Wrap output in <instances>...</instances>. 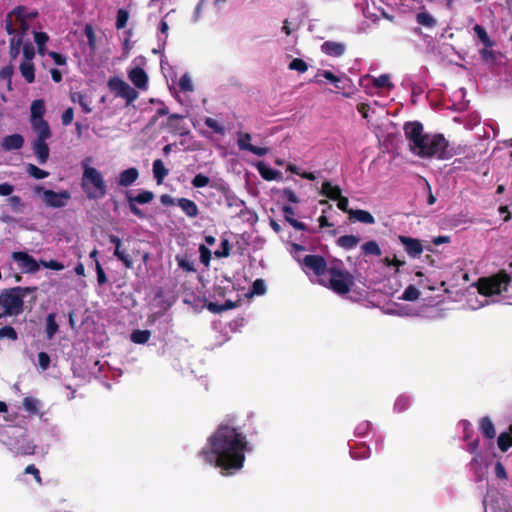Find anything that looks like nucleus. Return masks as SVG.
Listing matches in <instances>:
<instances>
[{
	"label": "nucleus",
	"instance_id": "obj_2",
	"mask_svg": "<svg viewBox=\"0 0 512 512\" xmlns=\"http://www.w3.org/2000/svg\"><path fill=\"white\" fill-rule=\"evenodd\" d=\"M328 274L329 278H320L319 284L338 295L349 293L354 286V276L344 267V263L340 259L330 262Z\"/></svg>",
	"mask_w": 512,
	"mask_h": 512
},
{
	"label": "nucleus",
	"instance_id": "obj_62",
	"mask_svg": "<svg viewBox=\"0 0 512 512\" xmlns=\"http://www.w3.org/2000/svg\"><path fill=\"white\" fill-rule=\"evenodd\" d=\"M38 364L43 371L47 370L50 366V356L46 352H39Z\"/></svg>",
	"mask_w": 512,
	"mask_h": 512
},
{
	"label": "nucleus",
	"instance_id": "obj_12",
	"mask_svg": "<svg viewBox=\"0 0 512 512\" xmlns=\"http://www.w3.org/2000/svg\"><path fill=\"white\" fill-rule=\"evenodd\" d=\"M13 16H15L16 21L27 20V11L24 6H17L11 12H9L5 17V29L6 32L11 35L15 33V27L13 23Z\"/></svg>",
	"mask_w": 512,
	"mask_h": 512
},
{
	"label": "nucleus",
	"instance_id": "obj_52",
	"mask_svg": "<svg viewBox=\"0 0 512 512\" xmlns=\"http://www.w3.org/2000/svg\"><path fill=\"white\" fill-rule=\"evenodd\" d=\"M209 183H210L209 177L202 173L196 174L191 181V184L194 188H203V187L207 186Z\"/></svg>",
	"mask_w": 512,
	"mask_h": 512
},
{
	"label": "nucleus",
	"instance_id": "obj_28",
	"mask_svg": "<svg viewBox=\"0 0 512 512\" xmlns=\"http://www.w3.org/2000/svg\"><path fill=\"white\" fill-rule=\"evenodd\" d=\"M360 242V238L355 235H343L336 241L337 245L345 250L355 248Z\"/></svg>",
	"mask_w": 512,
	"mask_h": 512
},
{
	"label": "nucleus",
	"instance_id": "obj_39",
	"mask_svg": "<svg viewBox=\"0 0 512 512\" xmlns=\"http://www.w3.org/2000/svg\"><path fill=\"white\" fill-rule=\"evenodd\" d=\"M481 432L482 436H484L486 439L495 438V427L489 418L481 419Z\"/></svg>",
	"mask_w": 512,
	"mask_h": 512
},
{
	"label": "nucleus",
	"instance_id": "obj_35",
	"mask_svg": "<svg viewBox=\"0 0 512 512\" xmlns=\"http://www.w3.org/2000/svg\"><path fill=\"white\" fill-rule=\"evenodd\" d=\"M257 168H258V171H259L261 177L267 181L275 180L277 178V176L280 175L279 171L270 168L269 166H267L264 163H259Z\"/></svg>",
	"mask_w": 512,
	"mask_h": 512
},
{
	"label": "nucleus",
	"instance_id": "obj_9",
	"mask_svg": "<svg viewBox=\"0 0 512 512\" xmlns=\"http://www.w3.org/2000/svg\"><path fill=\"white\" fill-rule=\"evenodd\" d=\"M43 192V199L47 206L53 208H62L67 205L71 198L70 193L67 190L55 192L53 190H43L42 187L36 186L35 192Z\"/></svg>",
	"mask_w": 512,
	"mask_h": 512
},
{
	"label": "nucleus",
	"instance_id": "obj_44",
	"mask_svg": "<svg viewBox=\"0 0 512 512\" xmlns=\"http://www.w3.org/2000/svg\"><path fill=\"white\" fill-rule=\"evenodd\" d=\"M512 445V438L507 433H501L499 434V437H497V447H499V450L501 452H506L508 449H510Z\"/></svg>",
	"mask_w": 512,
	"mask_h": 512
},
{
	"label": "nucleus",
	"instance_id": "obj_8",
	"mask_svg": "<svg viewBox=\"0 0 512 512\" xmlns=\"http://www.w3.org/2000/svg\"><path fill=\"white\" fill-rule=\"evenodd\" d=\"M405 137L410 141L411 151L415 153L418 148H423L426 134L423 133V125L419 121L407 122L404 125Z\"/></svg>",
	"mask_w": 512,
	"mask_h": 512
},
{
	"label": "nucleus",
	"instance_id": "obj_40",
	"mask_svg": "<svg viewBox=\"0 0 512 512\" xmlns=\"http://www.w3.org/2000/svg\"><path fill=\"white\" fill-rule=\"evenodd\" d=\"M71 99L73 102H78L85 113H90L92 111L90 107V101L88 100V97L85 94H82L80 92L74 93L71 96Z\"/></svg>",
	"mask_w": 512,
	"mask_h": 512
},
{
	"label": "nucleus",
	"instance_id": "obj_25",
	"mask_svg": "<svg viewBox=\"0 0 512 512\" xmlns=\"http://www.w3.org/2000/svg\"><path fill=\"white\" fill-rule=\"evenodd\" d=\"M349 219L356 220L358 222L365 223V224H374L375 223L374 216L370 212H368L366 210H361V209L351 210Z\"/></svg>",
	"mask_w": 512,
	"mask_h": 512
},
{
	"label": "nucleus",
	"instance_id": "obj_31",
	"mask_svg": "<svg viewBox=\"0 0 512 512\" xmlns=\"http://www.w3.org/2000/svg\"><path fill=\"white\" fill-rule=\"evenodd\" d=\"M319 77H323L325 78L326 80L330 81L332 84H334V86L337 88V89H340L341 86L339 85L340 83V78L336 75H334L331 71H328V70H322V71H319L314 79L311 80V82H314V83H321L322 81L319 79Z\"/></svg>",
	"mask_w": 512,
	"mask_h": 512
},
{
	"label": "nucleus",
	"instance_id": "obj_32",
	"mask_svg": "<svg viewBox=\"0 0 512 512\" xmlns=\"http://www.w3.org/2000/svg\"><path fill=\"white\" fill-rule=\"evenodd\" d=\"M473 31L475 32L481 43L485 46V48L493 47L494 42L490 39L486 29L483 26L476 24L473 27Z\"/></svg>",
	"mask_w": 512,
	"mask_h": 512
},
{
	"label": "nucleus",
	"instance_id": "obj_61",
	"mask_svg": "<svg viewBox=\"0 0 512 512\" xmlns=\"http://www.w3.org/2000/svg\"><path fill=\"white\" fill-rule=\"evenodd\" d=\"M204 123L207 127L212 129L215 133L224 134V127L222 125H220L215 119H213L211 117H207L204 120Z\"/></svg>",
	"mask_w": 512,
	"mask_h": 512
},
{
	"label": "nucleus",
	"instance_id": "obj_6",
	"mask_svg": "<svg viewBox=\"0 0 512 512\" xmlns=\"http://www.w3.org/2000/svg\"><path fill=\"white\" fill-rule=\"evenodd\" d=\"M511 281L510 275L506 271H500L491 277H483L478 280V292L484 296L500 294L507 290Z\"/></svg>",
	"mask_w": 512,
	"mask_h": 512
},
{
	"label": "nucleus",
	"instance_id": "obj_64",
	"mask_svg": "<svg viewBox=\"0 0 512 512\" xmlns=\"http://www.w3.org/2000/svg\"><path fill=\"white\" fill-rule=\"evenodd\" d=\"M74 117V111L73 108L69 107L67 108L61 116L62 124L64 126H68L72 123Z\"/></svg>",
	"mask_w": 512,
	"mask_h": 512
},
{
	"label": "nucleus",
	"instance_id": "obj_38",
	"mask_svg": "<svg viewBox=\"0 0 512 512\" xmlns=\"http://www.w3.org/2000/svg\"><path fill=\"white\" fill-rule=\"evenodd\" d=\"M20 71H21L22 76L25 78V80L28 83L34 82V80H35V73H34L35 69H34V65L32 63H30V62H23V63H21Z\"/></svg>",
	"mask_w": 512,
	"mask_h": 512
},
{
	"label": "nucleus",
	"instance_id": "obj_45",
	"mask_svg": "<svg viewBox=\"0 0 512 512\" xmlns=\"http://www.w3.org/2000/svg\"><path fill=\"white\" fill-rule=\"evenodd\" d=\"M420 297L419 290L414 285H409L403 292L401 299L405 301H416Z\"/></svg>",
	"mask_w": 512,
	"mask_h": 512
},
{
	"label": "nucleus",
	"instance_id": "obj_29",
	"mask_svg": "<svg viewBox=\"0 0 512 512\" xmlns=\"http://www.w3.org/2000/svg\"><path fill=\"white\" fill-rule=\"evenodd\" d=\"M169 170L164 166V163L160 159H156L153 162V174L157 181V184H162L164 178L168 175Z\"/></svg>",
	"mask_w": 512,
	"mask_h": 512
},
{
	"label": "nucleus",
	"instance_id": "obj_53",
	"mask_svg": "<svg viewBox=\"0 0 512 512\" xmlns=\"http://www.w3.org/2000/svg\"><path fill=\"white\" fill-rule=\"evenodd\" d=\"M18 24V28H15V33H13V36H21L22 41H24L25 36L27 35L30 25L27 22V20L22 21H16Z\"/></svg>",
	"mask_w": 512,
	"mask_h": 512
},
{
	"label": "nucleus",
	"instance_id": "obj_16",
	"mask_svg": "<svg viewBox=\"0 0 512 512\" xmlns=\"http://www.w3.org/2000/svg\"><path fill=\"white\" fill-rule=\"evenodd\" d=\"M23 145L24 137L18 133L5 136L1 142L2 149L6 152L19 150Z\"/></svg>",
	"mask_w": 512,
	"mask_h": 512
},
{
	"label": "nucleus",
	"instance_id": "obj_43",
	"mask_svg": "<svg viewBox=\"0 0 512 512\" xmlns=\"http://www.w3.org/2000/svg\"><path fill=\"white\" fill-rule=\"evenodd\" d=\"M26 170H27V173L29 174V176H31L35 179H44L49 176V172H47L43 169H40L39 167H37L36 165L31 164V163H29L27 165Z\"/></svg>",
	"mask_w": 512,
	"mask_h": 512
},
{
	"label": "nucleus",
	"instance_id": "obj_48",
	"mask_svg": "<svg viewBox=\"0 0 512 512\" xmlns=\"http://www.w3.org/2000/svg\"><path fill=\"white\" fill-rule=\"evenodd\" d=\"M0 339L16 341L18 339V334L13 327L6 325L0 328Z\"/></svg>",
	"mask_w": 512,
	"mask_h": 512
},
{
	"label": "nucleus",
	"instance_id": "obj_19",
	"mask_svg": "<svg viewBox=\"0 0 512 512\" xmlns=\"http://www.w3.org/2000/svg\"><path fill=\"white\" fill-rule=\"evenodd\" d=\"M183 119V115L170 114L167 119V127L169 128L170 132L179 135H186L188 133V129L185 126L181 125V121Z\"/></svg>",
	"mask_w": 512,
	"mask_h": 512
},
{
	"label": "nucleus",
	"instance_id": "obj_18",
	"mask_svg": "<svg viewBox=\"0 0 512 512\" xmlns=\"http://www.w3.org/2000/svg\"><path fill=\"white\" fill-rule=\"evenodd\" d=\"M321 51L331 57H340L345 53L346 46L340 42L325 41L321 45Z\"/></svg>",
	"mask_w": 512,
	"mask_h": 512
},
{
	"label": "nucleus",
	"instance_id": "obj_57",
	"mask_svg": "<svg viewBox=\"0 0 512 512\" xmlns=\"http://www.w3.org/2000/svg\"><path fill=\"white\" fill-rule=\"evenodd\" d=\"M179 88L183 92L193 91V84H192L191 78L188 74H184L180 77Z\"/></svg>",
	"mask_w": 512,
	"mask_h": 512
},
{
	"label": "nucleus",
	"instance_id": "obj_15",
	"mask_svg": "<svg viewBox=\"0 0 512 512\" xmlns=\"http://www.w3.org/2000/svg\"><path fill=\"white\" fill-rule=\"evenodd\" d=\"M110 91L116 96L126 99L128 105V84L118 77H112L108 81Z\"/></svg>",
	"mask_w": 512,
	"mask_h": 512
},
{
	"label": "nucleus",
	"instance_id": "obj_49",
	"mask_svg": "<svg viewBox=\"0 0 512 512\" xmlns=\"http://www.w3.org/2000/svg\"><path fill=\"white\" fill-rule=\"evenodd\" d=\"M8 202L12 208V210L16 213H22L24 210V203L20 196L13 195L8 198Z\"/></svg>",
	"mask_w": 512,
	"mask_h": 512
},
{
	"label": "nucleus",
	"instance_id": "obj_51",
	"mask_svg": "<svg viewBox=\"0 0 512 512\" xmlns=\"http://www.w3.org/2000/svg\"><path fill=\"white\" fill-rule=\"evenodd\" d=\"M288 68L290 70L298 71L299 73H304L308 69L307 63L300 59V58H294L288 65Z\"/></svg>",
	"mask_w": 512,
	"mask_h": 512
},
{
	"label": "nucleus",
	"instance_id": "obj_7",
	"mask_svg": "<svg viewBox=\"0 0 512 512\" xmlns=\"http://www.w3.org/2000/svg\"><path fill=\"white\" fill-rule=\"evenodd\" d=\"M304 272L308 274L312 272L315 276L325 278V274L328 273V263L325 258L321 255L309 254L306 255L300 262Z\"/></svg>",
	"mask_w": 512,
	"mask_h": 512
},
{
	"label": "nucleus",
	"instance_id": "obj_22",
	"mask_svg": "<svg viewBox=\"0 0 512 512\" xmlns=\"http://www.w3.org/2000/svg\"><path fill=\"white\" fill-rule=\"evenodd\" d=\"M320 194L330 200L335 201L341 197V188L338 185H332L329 181H324L321 186Z\"/></svg>",
	"mask_w": 512,
	"mask_h": 512
},
{
	"label": "nucleus",
	"instance_id": "obj_23",
	"mask_svg": "<svg viewBox=\"0 0 512 512\" xmlns=\"http://www.w3.org/2000/svg\"><path fill=\"white\" fill-rule=\"evenodd\" d=\"M177 205L182 209V211L191 218H194L198 215L199 210L196 203L187 198H179L177 200Z\"/></svg>",
	"mask_w": 512,
	"mask_h": 512
},
{
	"label": "nucleus",
	"instance_id": "obj_42",
	"mask_svg": "<svg viewBox=\"0 0 512 512\" xmlns=\"http://www.w3.org/2000/svg\"><path fill=\"white\" fill-rule=\"evenodd\" d=\"M153 199H154L153 192L147 191V190L140 192L139 194H137L134 197L130 196V202H132V203L136 202L138 204H146V203L151 202Z\"/></svg>",
	"mask_w": 512,
	"mask_h": 512
},
{
	"label": "nucleus",
	"instance_id": "obj_59",
	"mask_svg": "<svg viewBox=\"0 0 512 512\" xmlns=\"http://www.w3.org/2000/svg\"><path fill=\"white\" fill-rule=\"evenodd\" d=\"M217 258H226L230 255V243L227 239L221 241V247L214 252Z\"/></svg>",
	"mask_w": 512,
	"mask_h": 512
},
{
	"label": "nucleus",
	"instance_id": "obj_21",
	"mask_svg": "<svg viewBox=\"0 0 512 512\" xmlns=\"http://www.w3.org/2000/svg\"><path fill=\"white\" fill-rule=\"evenodd\" d=\"M282 211L284 213V219L286 222H288L294 229L305 231L307 229V226L305 223L300 222L294 218V209L293 207L289 205H284L282 207Z\"/></svg>",
	"mask_w": 512,
	"mask_h": 512
},
{
	"label": "nucleus",
	"instance_id": "obj_55",
	"mask_svg": "<svg viewBox=\"0 0 512 512\" xmlns=\"http://www.w3.org/2000/svg\"><path fill=\"white\" fill-rule=\"evenodd\" d=\"M39 264H40V266H43L44 268H48V269L55 270V271H60L65 268V266L61 262L54 260V259H51L48 261L41 259L39 261Z\"/></svg>",
	"mask_w": 512,
	"mask_h": 512
},
{
	"label": "nucleus",
	"instance_id": "obj_54",
	"mask_svg": "<svg viewBox=\"0 0 512 512\" xmlns=\"http://www.w3.org/2000/svg\"><path fill=\"white\" fill-rule=\"evenodd\" d=\"M410 406V399L407 396H399L394 405V409L397 413L404 412Z\"/></svg>",
	"mask_w": 512,
	"mask_h": 512
},
{
	"label": "nucleus",
	"instance_id": "obj_34",
	"mask_svg": "<svg viewBox=\"0 0 512 512\" xmlns=\"http://www.w3.org/2000/svg\"><path fill=\"white\" fill-rule=\"evenodd\" d=\"M22 45H23V41H22L21 36H13L10 39L9 56H10L11 60H15L19 56Z\"/></svg>",
	"mask_w": 512,
	"mask_h": 512
},
{
	"label": "nucleus",
	"instance_id": "obj_63",
	"mask_svg": "<svg viewBox=\"0 0 512 512\" xmlns=\"http://www.w3.org/2000/svg\"><path fill=\"white\" fill-rule=\"evenodd\" d=\"M200 260L203 264L208 265L211 260V251L203 244L199 247Z\"/></svg>",
	"mask_w": 512,
	"mask_h": 512
},
{
	"label": "nucleus",
	"instance_id": "obj_14",
	"mask_svg": "<svg viewBox=\"0 0 512 512\" xmlns=\"http://www.w3.org/2000/svg\"><path fill=\"white\" fill-rule=\"evenodd\" d=\"M44 139H35L32 142V150L39 164H45L49 158V146Z\"/></svg>",
	"mask_w": 512,
	"mask_h": 512
},
{
	"label": "nucleus",
	"instance_id": "obj_33",
	"mask_svg": "<svg viewBox=\"0 0 512 512\" xmlns=\"http://www.w3.org/2000/svg\"><path fill=\"white\" fill-rule=\"evenodd\" d=\"M416 21L419 25H422L426 28H433L436 26V19L428 12L422 11L416 15Z\"/></svg>",
	"mask_w": 512,
	"mask_h": 512
},
{
	"label": "nucleus",
	"instance_id": "obj_41",
	"mask_svg": "<svg viewBox=\"0 0 512 512\" xmlns=\"http://www.w3.org/2000/svg\"><path fill=\"white\" fill-rule=\"evenodd\" d=\"M110 241L115 244V252L114 254L124 263L126 267H128V255L120 250L121 241L115 235H110Z\"/></svg>",
	"mask_w": 512,
	"mask_h": 512
},
{
	"label": "nucleus",
	"instance_id": "obj_13",
	"mask_svg": "<svg viewBox=\"0 0 512 512\" xmlns=\"http://www.w3.org/2000/svg\"><path fill=\"white\" fill-rule=\"evenodd\" d=\"M399 240L404 245L405 251L409 256L416 258L423 252V246L420 240L407 236H400Z\"/></svg>",
	"mask_w": 512,
	"mask_h": 512
},
{
	"label": "nucleus",
	"instance_id": "obj_5",
	"mask_svg": "<svg viewBox=\"0 0 512 512\" xmlns=\"http://www.w3.org/2000/svg\"><path fill=\"white\" fill-rule=\"evenodd\" d=\"M420 157H435L440 160L452 158L456 152L442 134H426L423 148L415 152Z\"/></svg>",
	"mask_w": 512,
	"mask_h": 512
},
{
	"label": "nucleus",
	"instance_id": "obj_36",
	"mask_svg": "<svg viewBox=\"0 0 512 512\" xmlns=\"http://www.w3.org/2000/svg\"><path fill=\"white\" fill-rule=\"evenodd\" d=\"M151 337L149 330H134L130 334V340L136 344H145Z\"/></svg>",
	"mask_w": 512,
	"mask_h": 512
},
{
	"label": "nucleus",
	"instance_id": "obj_20",
	"mask_svg": "<svg viewBox=\"0 0 512 512\" xmlns=\"http://www.w3.org/2000/svg\"><path fill=\"white\" fill-rule=\"evenodd\" d=\"M130 81L139 89H146L148 84V76L140 67L130 69Z\"/></svg>",
	"mask_w": 512,
	"mask_h": 512
},
{
	"label": "nucleus",
	"instance_id": "obj_4",
	"mask_svg": "<svg viewBox=\"0 0 512 512\" xmlns=\"http://www.w3.org/2000/svg\"><path fill=\"white\" fill-rule=\"evenodd\" d=\"M91 157H86L82 162L83 176L82 188L89 199L102 198L106 194V184L101 173L90 167Z\"/></svg>",
	"mask_w": 512,
	"mask_h": 512
},
{
	"label": "nucleus",
	"instance_id": "obj_50",
	"mask_svg": "<svg viewBox=\"0 0 512 512\" xmlns=\"http://www.w3.org/2000/svg\"><path fill=\"white\" fill-rule=\"evenodd\" d=\"M34 40L38 46V52L44 54V46L49 40L48 35L45 32H34Z\"/></svg>",
	"mask_w": 512,
	"mask_h": 512
},
{
	"label": "nucleus",
	"instance_id": "obj_47",
	"mask_svg": "<svg viewBox=\"0 0 512 512\" xmlns=\"http://www.w3.org/2000/svg\"><path fill=\"white\" fill-rule=\"evenodd\" d=\"M84 34L88 39L89 48L94 51L96 49V36L94 28L91 24H86L84 27Z\"/></svg>",
	"mask_w": 512,
	"mask_h": 512
},
{
	"label": "nucleus",
	"instance_id": "obj_30",
	"mask_svg": "<svg viewBox=\"0 0 512 512\" xmlns=\"http://www.w3.org/2000/svg\"><path fill=\"white\" fill-rule=\"evenodd\" d=\"M31 120L44 119L45 102L43 99L34 100L30 107Z\"/></svg>",
	"mask_w": 512,
	"mask_h": 512
},
{
	"label": "nucleus",
	"instance_id": "obj_24",
	"mask_svg": "<svg viewBox=\"0 0 512 512\" xmlns=\"http://www.w3.org/2000/svg\"><path fill=\"white\" fill-rule=\"evenodd\" d=\"M237 305H238V302H235L232 300H226L223 304H218L215 302H208L205 306L210 312H212L214 314H220L224 311L236 308Z\"/></svg>",
	"mask_w": 512,
	"mask_h": 512
},
{
	"label": "nucleus",
	"instance_id": "obj_17",
	"mask_svg": "<svg viewBox=\"0 0 512 512\" xmlns=\"http://www.w3.org/2000/svg\"><path fill=\"white\" fill-rule=\"evenodd\" d=\"M31 127L37 134L36 139L48 140L52 136L49 124L45 119L31 120Z\"/></svg>",
	"mask_w": 512,
	"mask_h": 512
},
{
	"label": "nucleus",
	"instance_id": "obj_56",
	"mask_svg": "<svg viewBox=\"0 0 512 512\" xmlns=\"http://www.w3.org/2000/svg\"><path fill=\"white\" fill-rule=\"evenodd\" d=\"M22 50H23V56L26 59V62H29V61H31L34 58V56H35V49H34V46H33L32 42H30V41H27V42L23 41Z\"/></svg>",
	"mask_w": 512,
	"mask_h": 512
},
{
	"label": "nucleus",
	"instance_id": "obj_11",
	"mask_svg": "<svg viewBox=\"0 0 512 512\" xmlns=\"http://www.w3.org/2000/svg\"><path fill=\"white\" fill-rule=\"evenodd\" d=\"M251 135L246 132H239L238 133V140L237 144L241 151H249L257 156H264L268 153L269 149L266 147H258L255 145H252L250 143L251 141Z\"/></svg>",
	"mask_w": 512,
	"mask_h": 512
},
{
	"label": "nucleus",
	"instance_id": "obj_46",
	"mask_svg": "<svg viewBox=\"0 0 512 512\" xmlns=\"http://www.w3.org/2000/svg\"><path fill=\"white\" fill-rule=\"evenodd\" d=\"M373 85L376 88H387L389 90L394 87V85L390 81L389 75H387V74H383L377 78H374Z\"/></svg>",
	"mask_w": 512,
	"mask_h": 512
},
{
	"label": "nucleus",
	"instance_id": "obj_10",
	"mask_svg": "<svg viewBox=\"0 0 512 512\" xmlns=\"http://www.w3.org/2000/svg\"><path fill=\"white\" fill-rule=\"evenodd\" d=\"M23 273L34 274L39 271L40 264L34 257L24 251H15L11 255Z\"/></svg>",
	"mask_w": 512,
	"mask_h": 512
},
{
	"label": "nucleus",
	"instance_id": "obj_26",
	"mask_svg": "<svg viewBox=\"0 0 512 512\" xmlns=\"http://www.w3.org/2000/svg\"><path fill=\"white\" fill-rule=\"evenodd\" d=\"M23 407L31 415L40 413V416H43V412H41L42 403L34 397H25L23 400Z\"/></svg>",
	"mask_w": 512,
	"mask_h": 512
},
{
	"label": "nucleus",
	"instance_id": "obj_3",
	"mask_svg": "<svg viewBox=\"0 0 512 512\" xmlns=\"http://www.w3.org/2000/svg\"><path fill=\"white\" fill-rule=\"evenodd\" d=\"M36 291L37 287L16 286L3 289L0 292V319L20 315L24 311V298Z\"/></svg>",
	"mask_w": 512,
	"mask_h": 512
},
{
	"label": "nucleus",
	"instance_id": "obj_27",
	"mask_svg": "<svg viewBox=\"0 0 512 512\" xmlns=\"http://www.w3.org/2000/svg\"><path fill=\"white\" fill-rule=\"evenodd\" d=\"M59 331V325L56 321V314L49 313L46 317L45 333L48 340H52Z\"/></svg>",
	"mask_w": 512,
	"mask_h": 512
},
{
	"label": "nucleus",
	"instance_id": "obj_58",
	"mask_svg": "<svg viewBox=\"0 0 512 512\" xmlns=\"http://www.w3.org/2000/svg\"><path fill=\"white\" fill-rule=\"evenodd\" d=\"M128 21V10L121 8L118 10L117 19H116V27L117 29H122L126 26Z\"/></svg>",
	"mask_w": 512,
	"mask_h": 512
},
{
	"label": "nucleus",
	"instance_id": "obj_37",
	"mask_svg": "<svg viewBox=\"0 0 512 512\" xmlns=\"http://www.w3.org/2000/svg\"><path fill=\"white\" fill-rule=\"evenodd\" d=\"M361 250L364 255H374L380 256L382 251L378 245V243L374 240L368 241L361 246Z\"/></svg>",
	"mask_w": 512,
	"mask_h": 512
},
{
	"label": "nucleus",
	"instance_id": "obj_1",
	"mask_svg": "<svg viewBox=\"0 0 512 512\" xmlns=\"http://www.w3.org/2000/svg\"><path fill=\"white\" fill-rule=\"evenodd\" d=\"M208 449L200 450V457L206 463L232 473L242 468L244 452L248 449L246 437L237 428L221 425L208 438Z\"/></svg>",
	"mask_w": 512,
	"mask_h": 512
},
{
	"label": "nucleus",
	"instance_id": "obj_60",
	"mask_svg": "<svg viewBox=\"0 0 512 512\" xmlns=\"http://www.w3.org/2000/svg\"><path fill=\"white\" fill-rule=\"evenodd\" d=\"M266 292V285L263 279H256L251 288V293L255 295H263Z\"/></svg>",
	"mask_w": 512,
	"mask_h": 512
}]
</instances>
